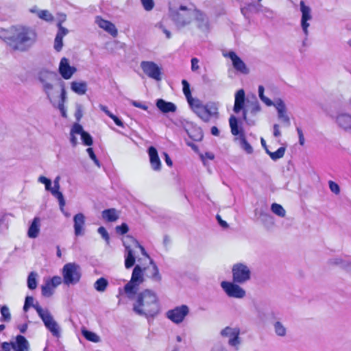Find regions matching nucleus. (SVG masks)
Instances as JSON below:
<instances>
[{
	"instance_id": "obj_60",
	"label": "nucleus",
	"mask_w": 351,
	"mask_h": 351,
	"mask_svg": "<svg viewBox=\"0 0 351 351\" xmlns=\"http://www.w3.org/2000/svg\"><path fill=\"white\" fill-rule=\"evenodd\" d=\"M50 283L56 288L57 286L61 284L62 279L60 276H53L51 279L49 280Z\"/></svg>"
},
{
	"instance_id": "obj_40",
	"label": "nucleus",
	"mask_w": 351,
	"mask_h": 351,
	"mask_svg": "<svg viewBox=\"0 0 351 351\" xmlns=\"http://www.w3.org/2000/svg\"><path fill=\"white\" fill-rule=\"evenodd\" d=\"M82 334L88 341L94 343H98L100 341V337L96 333L89 331L85 328H82Z\"/></svg>"
},
{
	"instance_id": "obj_51",
	"label": "nucleus",
	"mask_w": 351,
	"mask_h": 351,
	"mask_svg": "<svg viewBox=\"0 0 351 351\" xmlns=\"http://www.w3.org/2000/svg\"><path fill=\"white\" fill-rule=\"evenodd\" d=\"M38 181L40 183L44 184L45 186V189L47 191H50L51 190V181L50 179L46 178L44 176H40L38 178Z\"/></svg>"
},
{
	"instance_id": "obj_53",
	"label": "nucleus",
	"mask_w": 351,
	"mask_h": 351,
	"mask_svg": "<svg viewBox=\"0 0 351 351\" xmlns=\"http://www.w3.org/2000/svg\"><path fill=\"white\" fill-rule=\"evenodd\" d=\"M97 232L108 244L110 241V237L106 228L103 226H101L98 228Z\"/></svg>"
},
{
	"instance_id": "obj_2",
	"label": "nucleus",
	"mask_w": 351,
	"mask_h": 351,
	"mask_svg": "<svg viewBox=\"0 0 351 351\" xmlns=\"http://www.w3.org/2000/svg\"><path fill=\"white\" fill-rule=\"evenodd\" d=\"M132 300H134L132 310L139 316L154 317L160 311L157 294L150 289L136 293Z\"/></svg>"
},
{
	"instance_id": "obj_16",
	"label": "nucleus",
	"mask_w": 351,
	"mask_h": 351,
	"mask_svg": "<svg viewBox=\"0 0 351 351\" xmlns=\"http://www.w3.org/2000/svg\"><path fill=\"white\" fill-rule=\"evenodd\" d=\"M300 12L302 13V17H301V27L302 29V31L306 35V36H308V28L309 27V23H308V21H311L312 19V14H311V9L309 6L306 5L304 1H300Z\"/></svg>"
},
{
	"instance_id": "obj_47",
	"label": "nucleus",
	"mask_w": 351,
	"mask_h": 351,
	"mask_svg": "<svg viewBox=\"0 0 351 351\" xmlns=\"http://www.w3.org/2000/svg\"><path fill=\"white\" fill-rule=\"evenodd\" d=\"M275 333L279 337H285L287 334V329L280 322H276L274 324Z\"/></svg>"
},
{
	"instance_id": "obj_37",
	"label": "nucleus",
	"mask_w": 351,
	"mask_h": 351,
	"mask_svg": "<svg viewBox=\"0 0 351 351\" xmlns=\"http://www.w3.org/2000/svg\"><path fill=\"white\" fill-rule=\"evenodd\" d=\"M199 157L203 165L207 167L208 171L210 172V167L214 164L215 156L213 152H207L204 154H199Z\"/></svg>"
},
{
	"instance_id": "obj_10",
	"label": "nucleus",
	"mask_w": 351,
	"mask_h": 351,
	"mask_svg": "<svg viewBox=\"0 0 351 351\" xmlns=\"http://www.w3.org/2000/svg\"><path fill=\"white\" fill-rule=\"evenodd\" d=\"M131 241L134 243V247L139 248L141 253L145 255L147 258L149 260L150 266L147 267L146 268H144V269H147L149 272V274L147 275L149 278H151L154 282H160L162 280V276L160 274L159 269L157 267V265L154 263L153 260L150 259L148 255L147 254L145 249L143 247H142L139 243L133 237H130Z\"/></svg>"
},
{
	"instance_id": "obj_14",
	"label": "nucleus",
	"mask_w": 351,
	"mask_h": 351,
	"mask_svg": "<svg viewBox=\"0 0 351 351\" xmlns=\"http://www.w3.org/2000/svg\"><path fill=\"white\" fill-rule=\"evenodd\" d=\"M189 313V308L186 305H181L173 309L169 310L166 316L171 322L176 324L181 323Z\"/></svg>"
},
{
	"instance_id": "obj_20",
	"label": "nucleus",
	"mask_w": 351,
	"mask_h": 351,
	"mask_svg": "<svg viewBox=\"0 0 351 351\" xmlns=\"http://www.w3.org/2000/svg\"><path fill=\"white\" fill-rule=\"evenodd\" d=\"M95 23L104 31L110 34L112 37H117L118 30L116 26L110 21L102 19L101 16H96Z\"/></svg>"
},
{
	"instance_id": "obj_22",
	"label": "nucleus",
	"mask_w": 351,
	"mask_h": 351,
	"mask_svg": "<svg viewBox=\"0 0 351 351\" xmlns=\"http://www.w3.org/2000/svg\"><path fill=\"white\" fill-rule=\"evenodd\" d=\"M182 84L183 86V93L187 99V101L192 109V110L197 114V101L192 98L191 90H190V85L189 82L186 80H183L182 81Z\"/></svg>"
},
{
	"instance_id": "obj_63",
	"label": "nucleus",
	"mask_w": 351,
	"mask_h": 351,
	"mask_svg": "<svg viewBox=\"0 0 351 351\" xmlns=\"http://www.w3.org/2000/svg\"><path fill=\"white\" fill-rule=\"evenodd\" d=\"M243 118L246 123L249 125H254L255 124V121L254 120L250 119L247 117V110H243Z\"/></svg>"
},
{
	"instance_id": "obj_11",
	"label": "nucleus",
	"mask_w": 351,
	"mask_h": 351,
	"mask_svg": "<svg viewBox=\"0 0 351 351\" xmlns=\"http://www.w3.org/2000/svg\"><path fill=\"white\" fill-rule=\"evenodd\" d=\"M239 285L233 280L232 282L222 281L221 287L229 298L241 299L245 296L246 292Z\"/></svg>"
},
{
	"instance_id": "obj_35",
	"label": "nucleus",
	"mask_w": 351,
	"mask_h": 351,
	"mask_svg": "<svg viewBox=\"0 0 351 351\" xmlns=\"http://www.w3.org/2000/svg\"><path fill=\"white\" fill-rule=\"evenodd\" d=\"M119 211L115 208L106 209L102 211L101 217L103 219L108 222H114L119 218Z\"/></svg>"
},
{
	"instance_id": "obj_56",
	"label": "nucleus",
	"mask_w": 351,
	"mask_h": 351,
	"mask_svg": "<svg viewBox=\"0 0 351 351\" xmlns=\"http://www.w3.org/2000/svg\"><path fill=\"white\" fill-rule=\"evenodd\" d=\"M328 184L329 188L332 193L336 195H338L340 193V188L336 182L333 181H329Z\"/></svg>"
},
{
	"instance_id": "obj_5",
	"label": "nucleus",
	"mask_w": 351,
	"mask_h": 351,
	"mask_svg": "<svg viewBox=\"0 0 351 351\" xmlns=\"http://www.w3.org/2000/svg\"><path fill=\"white\" fill-rule=\"evenodd\" d=\"M143 270L136 265L132 274L130 280L124 286L123 291L129 299H132L139 290L141 284L144 282Z\"/></svg>"
},
{
	"instance_id": "obj_7",
	"label": "nucleus",
	"mask_w": 351,
	"mask_h": 351,
	"mask_svg": "<svg viewBox=\"0 0 351 351\" xmlns=\"http://www.w3.org/2000/svg\"><path fill=\"white\" fill-rule=\"evenodd\" d=\"M62 280L66 285H73L80 280L82 271L80 266L75 263H69L62 269Z\"/></svg>"
},
{
	"instance_id": "obj_30",
	"label": "nucleus",
	"mask_w": 351,
	"mask_h": 351,
	"mask_svg": "<svg viewBox=\"0 0 351 351\" xmlns=\"http://www.w3.org/2000/svg\"><path fill=\"white\" fill-rule=\"evenodd\" d=\"M12 347L15 351H29L28 341L22 335H18L16 342L12 343Z\"/></svg>"
},
{
	"instance_id": "obj_33",
	"label": "nucleus",
	"mask_w": 351,
	"mask_h": 351,
	"mask_svg": "<svg viewBox=\"0 0 351 351\" xmlns=\"http://www.w3.org/2000/svg\"><path fill=\"white\" fill-rule=\"evenodd\" d=\"M69 34V29L66 28H61L58 29L54 40V49L59 52L63 47V37Z\"/></svg>"
},
{
	"instance_id": "obj_52",
	"label": "nucleus",
	"mask_w": 351,
	"mask_h": 351,
	"mask_svg": "<svg viewBox=\"0 0 351 351\" xmlns=\"http://www.w3.org/2000/svg\"><path fill=\"white\" fill-rule=\"evenodd\" d=\"M141 2L146 11H151L154 7V0H141Z\"/></svg>"
},
{
	"instance_id": "obj_19",
	"label": "nucleus",
	"mask_w": 351,
	"mask_h": 351,
	"mask_svg": "<svg viewBox=\"0 0 351 351\" xmlns=\"http://www.w3.org/2000/svg\"><path fill=\"white\" fill-rule=\"evenodd\" d=\"M60 177L59 176L56 177V178L53 180V187L51 186L50 192L55 197L58 199L60 209L62 213H64V207L65 206L66 202L63 194L60 191Z\"/></svg>"
},
{
	"instance_id": "obj_62",
	"label": "nucleus",
	"mask_w": 351,
	"mask_h": 351,
	"mask_svg": "<svg viewBox=\"0 0 351 351\" xmlns=\"http://www.w3.org/2000/svg\"><path fill=\"white\" fill-rule=\"evenodd\" d=\"M296 131L298 132V138H299V143L300 145H304V134H303V132L302 130V129L299 127H297L296 128Z\"/></svg>"
},
{
	"instance_id": "obj_23",
	"label": "nucleus",
	"mask_w": 351,
	"mask_h": 351,
	"mask_svg": "<svg viewBox=\"0 0 351 351\" xmlns=\"http://www.w3.org/2000/svg\"><path fill=\"white\" fill-rule=\"evenodd\" d=\"M329 263L337 265L346 270H351V257L348 256L335 257L329 260Z\"/></svg>"
},
{
	"instance_id": "obj_29",
	"label": "nucleus",
	"mask_w": 351,
	"mask_h": 351,
	"mask_svg": "<svg viewBox=\"0 0 351 351\" xmlns=\"http://www.w3.org/2000/svg\"><path fill=\"white\" fill-rule=\"evenodd\" d=\"M336 123L345 130H351V115L348 113H341L337 116Z\"/></svg>"
},
{
	"instance_id": "obj_34",
	"label": "nucleus",
	"mask_w": 351,
	"mask_h": 351,
	"mask_svg": "<svg viewBox=\"0 0 351 351\" xmlns=\"http://www.w3.org/2000/svg\"><path fill=\"white\" fill-rule=\"evenodd\" d=\"M245 92L243 89L239 90L235 94L234 105L233 110L235 113L239 112L244 106Z\"/></svg>"
},
{
	"instance_id": "obj_59",
	"label": "nucleus",
	"mask_w": 351,
	"mask_h": 351,
	"mask_svg": "<svg viewBox=\"0 0 351 351\" xmlns=\"http://www.w3.org/2000/svg\"><path fill=\"white\" fill-rule=\"evenodd\" d=\"M66 19V15L65 14H58V22H57V27L58 29H61V28H64L62 24L64 23Z\"/></svg>"
},
{
	"instance_id": "obj_17",
	"label": "nucleus",
	"mask_w": 351,
	"mask_h": 351,
	"mask_svg": "<svg viewBox=\"0 0 351 351\" xmlns=\"http://www.w3.org/2000/svg\"><path fill=\"white\" fill-rule=\"evenodd\" d=\"M185 130L187 133V137H185L186 144L191 147V149L195 152H197V132L195 128V126L193 125L192 123H186L185 125Z\"/></svg>"
},
{
	"instance_id": "obj_12",
	"label": "nucleus",
	"mask_w": 351,
	"mask_h": 351,
	"mask_svg": "<svg viewBox=\"0 0 351 351\" xmlns=\"http://www.w3.org/2000/svg\"><path fill=\"white\" fill-rule=\"evenodd\" d=\"M220 335L223 337L228 338V345L233 347L235 350H238L241 343L239 337L240 329L239 328H232L227 326L220 332Z\"/></svg>"
},
{
	"instance_id": "obj_41",
	"label": "nucleus",
	"mask_w": 351,
	"mask_h": 351,
	"mask_svg": "<svg viewBox=\"0 0 351 351\" xmlns=\"http://www.w3.org/2000/svg\"><path fill=\"white\" fill-rule=\"evenodd\" d=\"M66 99V90L62 88V97L61 99L56 104V108H58L62 113V116L64 117H66V110L64 108V102Z\"/></svg>"
},
{
	"instance_id": "obj_3",
	"label": "nucleus",
	"mask_w": 351,
	"mask_h": 351,
	"mask_svg": "<svg viewBox=\"0 0 351 351\" xmlns=\"http://www.w3.org/2000/svg\"><path fill=\"white\" fill-rule=\"evenodd\" d=\"M169 16L178 29L189 26L197 19V10L194 3L172 1L169 5Z\"/></svg>"
},
{
	"instance_id": "obj_21",
	"label": "nucleus",
	"mask_w": 351,
	"mask_h": 351,
	"mask_svg": "<svg viewBox=\"0 0 351 351\" xmlns=\"http://www.w3.org/2000/svg\"><path fill=\"white\" fill-rule=\"evenodd\" d=\"M149 162L151 165V168L155 171H159L161 170L162 163L158 156L157 149L151 146L148 148L147 150Z\"/></svg>"
},
{
	"instance_id": "obj_24",
	"label": "nucleus",
	"mask_w": 351,
	"mask_h": 351,
	"mask_svg": "<svg viewBox=\"0 0 351 351\" xmlns=\"http://www.w3.org/2000/svg\"><path fill=\"white\" fill-rule=\"evenodd\" d=\"M130 237H129L128 239L132 243V246L127 245H125V243H124V245L125 246V249H126V252H127V254L125 256V266L127 269L132 267L135 263L136 252H135L134 249H133V248H136V247H134V243H132V241L130 239ZM136 249H138V248L136 247Z\"/></svg>"
},
{
	"instance_id": "obj_8",
	"label": "nucleus",
	"mask_w": 351,
	"mask_h": 351,
	"mask_svg": "<svg viewBox=\"0 0 351 351\" xmlns=\"http://www.w3.org/2000/svg\"><path fill=\"white\" fill-rule=\"evenodd\" d=\"M199 119L206 123L217 120L219 112L217 104L214 102L202 104L199 101Z\"/></svg>"
},
{
	"instance_id": "obj_48",
	"label": "nucleus",
	"mask_w": 351,
	"mask_h": 351,
	"mask_svg": "<svg viewBox=\"0 0 351 351\" xmlns=\"http://www.w3.org/2000/svg\"><path fill=\"white\" fill-rule=\"evenodd\" d=\"M285 150L286 148L285 147H280L276 152L269 153V156L273 160L276 161L284 156Z\"/></svg>"
},
{
	"instance_id": "obj_49",
	"label": "nucleus",
	"mask_w": 351,
	"mask_h": 351,
	"mask_svg": "<svg viewBox=\"0 0 351 351\" xmlns=\"http://www.w3.org/2000/svg\"><path fill=\"white\" fill-rule=\"evenodd\" d=\"M264 90H265V88H264L263 86L260 85L258 86V96H259L260 99L267 106H273L274 102L271 99H269V98H267V97H265L264 95Z\"/></svg>"
},
{
	"instance_id": "obj_25",
	"label": "nucleus",
	"mask_w": 351,
	"mask_h": 351,
	"mask_svg": "<svg viewBox=\"0 0 351 351\" xmlns=\"http://www.w3.org/2000/svg\"><path fill=\"white\" fill-rule=\"evenodd\" d=\"M74 222V232L76 236L84 234V226H85V216L84 214L80 213L73 217Z\"/></svg>"
},
{
	"instance_id": "obj_43",
	"label": "nucleus",
	"mask_w": 351,
	"mask_h": 351,
	"mask_svg": "<svg viewBox=\"0 0 351 351\" xmlns=\"http://www.w3.org/2000/svg\"><path fill=\"white\" fill-rule=\"evenodd\" d=\"M37 277L38 274L35 271H32L29 274L27 277V287L29 289H35L37 287Z\"/></svg>"
},
{
	"instance_id": "obj_54",
	"label": "nucleus",
	"mask_w": 351,
	"mask_h": 351,
	"mask_svg": "<svg viewBox=\"0 0 351 351\" xmlns=\"http://www.w3.org/2000/svg\"><path fill=\"white\" fill-rule=\"evenodd\" d=\"M86 152L88 154V156H90V158L93 160L94 163L97 166V167H100V162L99 161L97 160V157H96V155L94 153V151L93 149V148L91 147H88L87 149H86Z\"/></svg>"
},
{
	"instance_id": "obj_46",
	"label": "nucleus",
	"mask_w": 351,
	"mask_h": 351,
	"mask_svg": "<svg viewBox=\"0 0 351 351\" xmlns=\"http://www.w3.org/2000/svg\"><path fill=\"white\" fill-rule=\"evenodd\" d=\"M271 210L276 215L280 217H284L286 215V210L285 208L277 203H273L271 206Z\"/></svg>"
},
{
	"instance_id": "obj_26",
	"label": "nucleus",
	"mask_w": 351,
	"mask_h": 351,
	"mask_svg": "<svg viewBox=\"0 0 351 351\" xmlns=\"http://www.w3.org/2000/svg\"><path fill=\"white\" fill-rule=\"evenodd\" d=\"M73 132L81 136V139L84 145L90 146L93 145V141L92 136L88 132L83 130V128L79 123H75L73 125Z\"/></svg>"
},
{
	"instance_id": "obj_9",
	"label": "nucleus",
	"mask_w": 351,
	"mask_h": 351,
	"mask_svg": "<svg viewBox=\"0 0 351 351\" xmlns=\"http://www.w3.org/2000/svg\"><path fill=\"white\" fill-rule=\"evenodd\" d=\"M232 280L237 284H245L251 278V270L244 263L234 264L232 267Z\"/></svg>"
},
{
	"instance_id": "obj_44",
	"label": "nucleus",
	"mask_w": 351,
	"mask_h": 351,
	"mask_svg": "<svg viewBox=\"0 0 351 351\" xmlns=\"http://www.w3.org/2000/svg\"><path fill=\"white\" fill-rule=\"evenodd\" d=\"M240 141V146L244 149L246 153L252 154L253 152V148L250 145V144L247 141L244 133L241 134V136L239 137Z\"/></svg>"
},
{
	"instance_id": "obj_36",
	"label": "nucleus",
	"mask_w": 351,
	"mask_h": 351,
	"mask_svg": "<svg viewBox=\"0 0 351 351\" xmlns=\"http://www.w3.org/2000/svg\"><path fill=\"white\" fill-rule=\"evenodd\" d=\"M40 220L38 217H35L33 219L27 232V235L29 238L34 239L38 236L40 226Z\"/></svg>"
},
{
	"instance_id": "obj_18",
	"label": "nucleus",
	"mask_w": 351,
	"mask_h": 351,
	"mask_svg": "<svg viewBox=\"0 0 351 351\" xmlns=\"http://www.w3.org/2000/svg\"><path fill=\"white\" fill-rule=\"evenodd\" d=\"M59 73L64 80H69L76 72L77 69L74 66H71L69 61L66 58H62L59 64Z\"/></svg>"
},
{
	"instance_id": "obj_64",
	"label": "nucleus",
	"mask_w": 351,
	"mask_h": 351,
	"mask_svg": "<svg viewBox=\"0 0 351 351\" xmlns=\"http://www.w3.org/2000/svg\"><path fill=\"white\" fill-rule=\"evenodd\" d=\"M75 134H77L76 132H73V127H72L71 130V132H70V135H71L70 141L73 147L76 146V145L77 144V139L75 136Z\"/></svg>"
},
{
	"instance_id": "obj_42",
	"label": "nucleus",
	"mask_w": 351,
	"mask_h": 351,
	"mask_svg": "<svg viewBox=\"0 0 351 351\" xmlns=\"http://www.w3.org/2000/svg\"><path fill=\"white\" fill-rule=\"evenodd\" d=\"M54 289L55 287L48 280L41 287L43 295L47 298L53 295Z\"/></svg>"
},
{
	"instance_id": "obj_58",
	"label": "nucleus",
	"mask_w": 351,
	"mask_h": 351,
	"mask_svg": "<svg viewBox=\"0 0 351 351\" xmlns=\"http://www.w3.org/2000/svg\"><path fill=\"white\" fill-rule=\"evenodd\" d=\"M128 226L126 223H122L121 226L116 227V231L117 233L124 234L128 232Z\"/></svg>"
},
{
	"instance_id": "obj_28",
	"label": "nucleus",
	"mask_w": 351,
	"mask_h": 351,
	"mask_svg": "<svg viewBox=\"0 0 351 351\" xmlns=\"http://www.w3.org/2000/svg\"><path fill=\"white\" fill-rule=\"evenodd\" d=\"M29 12L35 14L39 19L46 22H52L54 20L53 14L49 10H40L36 5L30 8Z\"/></svg>"
},
{
	"instance_id": "obj_15",
	"label": "nucleus",
	"mask_w": 351,
	"mask_h": 351,
	"mask_svg": "<svg viewBox=\"0 0 351 351\" xmlns=\"http://www.w3.org/2000/svg\"><path fill=\"white\" fill-rule=\"evenodd\" d=\"M223 55L224 57L229 58L231 60L232 66L237 72L244 75L249 73L250 70L247 65L234 51H230L226 53H223Z\"/></svg>"
},
{
	"instance_id": "obj_61",
	"label": "nucleus",
	"mask_w": 351,
	"mask_h": 351,
	"mask_svg": "<svg viewBox=\"0 0 351 351\" xmlns=\"http://www.w3.org/2000/svg\"><path fill=\"white\" fill-rule=\"evenodd\" d=\"M82 116H83L82 106L80 104H77L76 106V111L75 113V117L76 118V120L79 121L81 119V118L82 117Z\"/></svg>"
},
{
	"instance_id": "obj_31",
	"label": "nucleus",
	"mask_w": 351,
	"mask_h": 351,
	"mask_svg": "<svg viewBox=\"0 0 351 351\" xmlns=\"http://www.w3.org/2000/svg\"><path fill=\"white\" fill-rule=\"evenodd\" d=\"M199 32L201 31L204 37L206 38L210 32V23L208 17L199 10Z\"/></svg>"
},
{
	"instance_id": "obj_27",
	"label": "nucleus",
	"mask_w": 351,
	"mask_h": 351,
	"mask_svg": "<svg viewBox=\"0 0 351 351\" xmlns=\"http://www.w3.org/2000/svg\"><path fill=\"white\" fill-rule=\"evenodd\" d=\"M273 105L275 106L278 112V119L282 120L285 123L289 125L290 119L288 115L286 114V106L285 102L281 99H278L276 101L275 103H274Z\"/></svg>"
},
{
	"instance_id": "obj_6",
	"label": "nucleus",
	"mask_w": 351,
	"mask_h": 351,
	"mask_svg": "<svg viewBox=\"0 0 351 351\" xmlns=\"http://www.w3.org/2000/svg\"><path fill=\"white\" fill-rule=\"evenodd\" d=\"M34 308L43 322L45 326L50 331L53 336L60 337L61 335L60 326L54 319L49 311L43 308L38 303L34 305Z\"/></svg>"
},
{
	"instance_id": "obj_50",
	"label": "nucleus",
	"mask_w": 351,
	"mask_h": 351,
	"mask_svg": "<svg viewBox=\"0 0 351 351\" xmlns=\"http://www.w3.org/2000/svg\"><path fill=\"white\" fill-rule=\"evenodd\" d=\"M1 320L9 322L11 319V315L8 306H3L1 308Z\"/></svg>"
},
{
	"instance_id": "obj_13",
	"label": "nucleus",
	"mask_w": 351,
	"mask_h": 351,
	"mask_svg": "<svg viewBox=\"0 0 351 351\" xmlns=\"http://www.w3.org/2000/svg\"><path fill=\"white\" fill-rule=\"evenodd\" d=\"M141 68L144 73L149 77L156 81L162 80V69L156 63L152 61H142Z\"/></svg>"
},
{
	"instance_id": "obj_32",
	"label": "nucleus",
	"mask_w": 351,
	"mask_h": 351,
	"mask_svg": "<svg viewBox=\"0 0 351 351\" xmlns=\"http://www.w3.org/2000/svg\"><path fill=\"white\" fill-rule=\"evenodd\" d=\"M157 108L163 113L174 112L177 108L176 106L169 101H166L162 99H158L156 104Z\"/></svg>"
},
{
	"instance_id": "obj_1",
	"label": "nucleus",
	"mask_w": 351,
	"mask_h": 351,
	"mask_svg": "<svg viewBox=\"0 0 351 351\" xmlns=\"http://www.w3.org/2000/svg\"><path fill=\"white\" fill-rule=\"evenodd\" d=\"M0 38L12 50L27 51L36 42L37 34L32 27L23 25H12L0 29Z\"/></svg>"
},
{
	"instance_id": "obj_45",
	"label": "nucleus",
	"mask_w": 351,
	"mask_h": 351,
	"mask_svg": "<svg viewBox=\"0 0 351 351\" xmlns=\"http://www.w3.org/2000/svg\"><path fill=\"white\" fill-rule=\"evenodd\" d=\"M108 285V280L104 278H99L94 284V288L99 292H104Z\"/></svg>"
},
{
	"instance_id": "obj_57",
	"label": "nucleus",
	"mask_w": 351,
	"mask_h": 351,
	"mask_svg": "<svg viewBox=\"0 0 351 351\" xmlns=\"http://www.w3.org/2000/svg\"><path fill=\"white\" fill-rule=\"evenodd\" d=\"M261 110V106L258 104V102L256 100L254 102H253L251 105L250 108V113L253 115H255L257 112H258Z\"/></svg>"
},
{
	"instance_id": "obj_39",
	"label": "nucleus",
	"mask_w": 351,
	"mask_h": 351,
	"mask_svg": "<svg viewBox=\"0 0 351 351\" xmlns=\"http://www.w3.org/2000/svg\"><path fill=\"white\" fill-rule=\"evenodd\" d=\"M229 123H230V127L231 129L232 134L234 136L239 135V137H240L241 134L243 133V132L241 128L239 129V124H238V120L234 115H232L230 117Z\"/></svg>"
},
{
	"instance_id": "obj_55",
	"label": "nucleus",
	"mask_w": 351,
	"mask_h": 351,
	"mask_svg": "<svg viewBox=\"0 0 351 351\" xmlns=\"http://www.w3.org/2000/svg\"><path fill=\"white\" fill-rule=\"evenodd\" d=\"M156 27L162 31V32L166 35V37L169 39L171 37V34L170 31H169L166 27L164 26V25L159 22L156 24Z\"/></svg>"
},
{
	"instance_id": "obj_38",
	"label": "nucleus",
	"mask_w": 351,
	"mask_h": 351,
	"mask_svg": "<svg viewBox=\"0 0 351 351\" xmlns=\"http://www.w3.org/2000/svg\"><path fill=\"white\" fill-rule=\"evenodd\" d=\"M71 89L80 95H84L87 90V83L73 81L71 83Z\"/></svg>"
},
{
	"instance_id": "obj_4",
	"label": "nucleus",
	"mask_w": 351,
	"mask_h": 351,
	"mask_svg": "<svg viewBox=\"0 0 351 351\" xmlns=\"http://www.w3.org/2000/svg\"><path fill=\"white\" fill-rule=\"evenodd\" d=\"M55 77V73L47 71L41 72L39 76V80L42 83L43 91L53 106H56V104L61 99L62 88L63 87L65 90L64 82H60L57 86L53 84Z\"/></svg>"
}]
</instances>
